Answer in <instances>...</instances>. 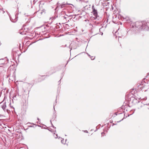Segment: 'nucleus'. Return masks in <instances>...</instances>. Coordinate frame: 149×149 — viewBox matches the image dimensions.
Here are the masks:
<instances>
[{
	"instance_id": "16",
	"label": "nucleus",
	"mask_w": 149,
	"mask_h": 149,
	"mask_svg": "<svg viewBox=\"0 0 149 149\" xmlns=\"http://www.w3.org/2000/svg\"><path fill=\"white\" fill-rule=\"evenodd\" d=\"M87 54H88V56L89 57H90L91 56H90V55L89 54H88V53H87Z\"/></svg>"
},
{
	"instance_id": "3",
	"label": "nucleus",
	"mask_w": 149,
	"mask_h": 149,
	"mask_svg": "<svg viewBox=\"0 0 149 149\" xmlns=\"http://www.w3.org/2000/svg\"><path fill=\"white\" fill-rule=\"evenodd\" d=\"M8 60L7 58L0 59V65H8Z\"/></svg>"
},
{
	"instance_id": "4",
	"label": "nucleus",
	"mask_w": 149,
	"mask_h": 149,
	"mask_svg": "<svg viewBox=\"0 0 149 149\" xmlns=\"http://www.w3.org/2000/svg\"><path fill=\"white\" fill-rule=\"evenodd\" d=\"M92 9L93 15L95 16V18H96L98 16L97 10L95 8L94 5H93L92 6Z\"/></svg>"
},
{
	"instance_id": "8",
	"label": "nucleus",
	"mask_w": 149,
	"mask_h": 149,
	"mask_svg": "<svg viewBox=\"0 0 149 149\" xmlns=\"http://www.w3.org/2000/svg\"><path fill=\"white\" fill-rule=\"evenodd\" d=\"M1 107L4 111H5L6 109V102H4L3 103V104L1 105Z\"/></svg>"
},
{
	"instance_id": "7",
	"label": "nucleus",
	"mask_w": 149,
	"mask_h": 149,
	"mask_svg": "<svg viewBox=\"0 0 149 149\" xmlns=\"http://www.w3.org/2000/svg\"><path fill=\"white\" fill-rule=\"evenodd\" d=\"M10 19L11 21L13 22H15L17 20V19L16 18V16H15H15H14L13 17H10Z\"/></svg>"
},
{
	"instance_id": "11",
	"label": "nucleus",
	"mask_w": 149,
	"mask_h": 149,
	"mask_svg": "<svg viewBox=\"0 0 149 149\" xmlns=\"http://www.w3.org/2000/svg\"><path fill=\"white\" fill-rule=\"evenodd\" d=\"M87 2L84 1H82L81 2V4L84 5V6H86V3Z\"/></svg>"
},
{
	"instance_id": "5",
	"label": "nucleus",
	"mask_w": 149,
	"mask_h": 149,
	"mask_svg": "<svg viewBox=\"0 0 149 149\" xmlns=\"http://www.w3.org/2000/svg\"><path fill=\"white\" fill-rule=\"evenodd\" d=\"M129 30L128 29H126L125 31H122V35H119L118 36V37H121L122 36H125L127 35V33H128Z\"/></svg>"
},
{
	"instance_id": "9",
	"label": "nucleus",
	"mask_w": 149,
	"mask_h": 149,
	"mask_svg": "<svg viewBox=\"0 0 149 149\" xmlns=\"http://www.w3.org/2000/svg\"><path fill=\"white\" fill-rule=\"evenodd\" d=\"M124 21H126L128 23H130L131 22V19L130 18L128 17H126L124 19Z\"/></svg>"
},
{
	"instance_id": "13",
	"label": "nucleus",
	"mask_w": 149,
	"mask_h": 149,
	"mask_svg": "<svg viewBox=\"0 0 149 149\" xmlns=\"http://www.w3.org/2000/svg\"><path fill=\"white\" fill-rule=\"evenodd\" d=\"M68 26V24H66L65 25L64 27L67 28Z\"/></svg>"
},
{
	"instance_id": "6",
	"label": "nucleus",
	"mask_w": 149,
	"mask_h": 149,
	"mask_svg": "<svg viewBox=\"0 0 149 149\" xmlns=\"http://www.w3.org/2000/svg\"><path fill=\"white\" fill-rule=\"evenodd\" d=\"M67 4H62L61 5L59 6L58 5L56 8L55 10H57L58 8V7H60L61 8L65 7L66 6Z\"/></svg>"
},
{
	"instance_id": "14",
	"label": "nucleus",
	"mask_w": 149,
	"mask_h": 149,
	"mask_svg": "<svg viewBox=\"0 0 149 149\" xmlns=\"http://www.w3.org/2000/svg\"><path fill=\"white\" fill-rule=\"evenodd\" d=\"M9 106L10 107H11V108H13V109H14V108H13V107L12 106H11V103H10V104H9Z\"/></svg>"
},
{
	"instance_id": "2",
	"label": "nucleus",
	"mask_w": 149,
	"mask_h": 149,
	"mask_svg": "<svg viewBox=\"0 0 149 149\" xmlns=\"http://www.w3.org/2000/svg\"><path fill=\"white\" fill-rule=\"evenodd\" d=\"M37 15L39 18H41L45 13V9L42 10H39L36 13Z\"/></svg>"
},
{
	"instance_id": "1",
	"label": "nucleus",
	"mask_w": 149,
	"mask_h": 149,
	"mask_svg": "<svg viewBox=\"0 0 149 149\" xmlns=\"http://www.w3.org/2000/svg\"><path fill=\"white\" fill-rule=\"evenodd\" d=\"M136 27L139 29H143L149 31V22L145 21L138 22L135 23Z\"/></svg>"
},
{
	"instance_id": "18",
	"label": "nucleus",
	"mask_w": 149,
	"mask_h": 149,
	"mask_svg": "<svg viewBox=\"0 0 149 149\" xmlns=\"http://www.w3.org/2000/svg\"><path fill=\"white\" fill-rule=\"evenodd\" d=\"M57 5H58V3H57Z\"/></svg>"
},
{
	"instance_id": "15",
	"label": "nucleus",
	"mask_w": 149,
	"mask_h": 149,
	"mask_svg": "<svg viewBox=\"0 0 149 149\" xmlns=\"http://www.w3.org/2000/svg\"><path fill=\"white\" fill-rule=\"evenodd\" d=\"M89 25L90 26H92L93 27V24H92L90 23Z\"/></svg>"
},
{
	"instance_id": "12",
	"label": "nucleus",
	"mask_w": 149,
	"mask_h": 149,
	"mask_svg": "<svg viewBox=\"0 0 149 149\" xmlns=\"http://www.w3.org/2000/svg\"><path fill=\"white\" fill-rule=\"evenodd\" d=\"M91 58V59L92 60H93L95 59V57L93 56H91L90 57Z\"/></svg>"
},
{
	"instance_id": "10",
	"label": "nucleus",
	"mask_w": 149,
	"mask_h": 149,
	"mask_svg": "<svg viewBox=\"0 0 149 149\" xmlns=\"http://www.w3.org/2000/svg\"><path fill=\"white\" fill-rule=\"evenodd\" d=\"M103 27H102L101 28H100L99 29V31H100V34H101L102 35L103 34V33L102 32H101V31H103Z\"/></svg>"
},
{
	"instance_id": "19",
	"label": "nucleus",
	"mask_w": 149,
	"mask_h": 149,
	"mask_svg": "<svg viewBox=\"0 0 149 149\" xmlns=\"http://www.w3.org/2000/svg\"><path fill=\"white\" fill-rule=\"evenodd\" d=\"M20 34H22V33H20Z\"/></svg>"
},
{
	"instance_id": "17",
	"label": "nucleus",
	"mask_w": 149,
	"mask_h": 149,
	"mask_svg": "<svg viewBox=\"0 0 149 149\" xmlns=\"http://www.w3.org/2000/svg\"><path fill=\"white\" fill-rule=\"evenodd\" d=\"M119 31V29H118V31H116L115 33H117L118 32V31Z\"/></svg>"
}]
</instances>
